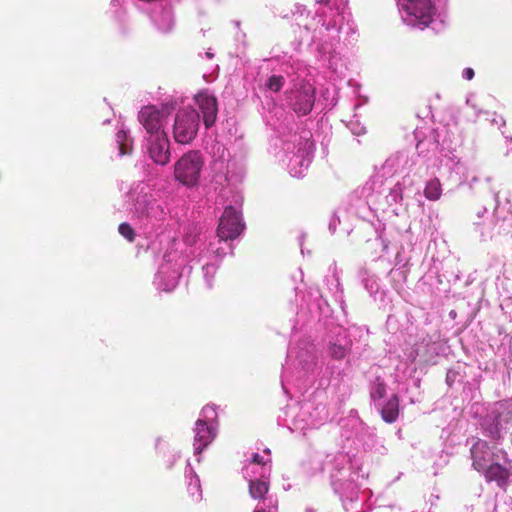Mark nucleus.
Masks as SVG:
<instances>
[{
  "label": "nucleus",
  "mask_w": 512,
  "mask_h": 512,
  "mask_svg": "<svg viewBox=\"0 0 512 512\" xmlns=\"http://www.w3.org/2000/svg\"><path fill=\"white\" fill-rule=\"evenodd\" d=\"M245 229L241 214L233 207L227 206L220 217L217 235L220 240L228 241L238 238Z\"/></svg>",
  "instance_id": "nucleus-4"
},
{
  "label": "nucleus",
  "mask_w": 512,
  "mask_h": 512,
  "mask_svg": "<svg viewBox=\"0 0 512 512\" xmlns=\"http://www.w3.org/2000/svg\"><path fill=\"white\" fill-rule=\"evenodd\" d=\"M498 452L506 455L503 450L496 449V447H491L487 441L479 438L476 439L470 448L472 467L477 472L484 470L485 467L495 462L494 460L497 458Z\"/></svg>",
  "instance_id": "nucleus-5"
},
{
  "label": "nucleus",
  "mask_w": 512,
  "mask_h": 512,
  "mask_svg": "<svg viewBox=\"0 0 512 512\" xmlns=\"http://www.w3.org/2000/svg\"><path fill=\"white\" fill-rule=\"evenodd\" d=\"M254 512H268V511H266L265 509H259V510H255Z\"/></svg>",
  "instance_id": "nucleus-22"
},
{
  "label": "nucleus",
  "mask_w": 512,
  "mask_h": 512,
  "mask_svg": "<svg viewBox=\"0 0 512 512\" xmlns=\"http://www.w3.org/2000/svg\"><path fill=\"white\" fill-rule=\"evenodd\" d=\"M382 419L386 423H394L399 416V398L394 394L380 411Z\"/></svg>",
  "instance_id": "nucleus-12"
},
{
  "label": "nucleus",
  "mask_w": 512,
  "mask_h": 512,
  "mask_svg": "<svg viewBox=\"0 0 512 512\" xmlns=\"http://www.w3.org/2000/svg\"><path fill=\"white\" fill-rule=\"evenodd\" d=\"M284 84L285 78L282 75H272L268 78L266 87L273 92H279Z\"/></svg>",
  "instance_id": "nucleus-16"
},
{
  "label": "nucleus",
  "mask_w": 512,
  "mask_h": 512,
  "mask_svg": "<svg viewBox=\"0 0 512 512\" xmlns=\"http://www.w3.org/2000/svg\"><path fill=\"white\" fill-rule=\"evenodd\" d=\"M399 3L401 8L414 18L410 20L411 24L427 26L431 22L434 10L431 0H399Z\"/></svg>",
  "instance_id": "nucleus-6"
},
{
  "label": "nucleus",
  "mask_w": 512,
  "mask_h": 512,
  "mask_svg": "<svg viewBox=\"0 0 512 512\" xmlns=\"http://www.w3.org/2000/svg\"><path fill=\"white\" fill-rule=\"evenodd\" d=\"M200 116L195 109L185 108L175 115L173 137L179 144H190L197 135Z\"/></svg>",
  "instance_id": "nucleus-2"
},
{
  "label": "nucleus",
  "mask_w": 512,
  "mask_h": 512,
  "mask_svg": "<svg viewBox=\"0 0 512 512\" xmlns=\"http://www.w3.org/2000/svg\"><path fill=\"white\" fill-rule=\"evenodd\" d=\"M196 103L203 114V122L206 128H211L217 118V100L207 93H199L196 96Z\"/></svg>",
  "instance_id": "nucleus-9"
},
{
  "label": "nucleus",
  "mask_w": 512,
  "mask_h": 512,
  "mask_svg": "<svg viewBox=\"0 0 512 512\" xmlns=\"http://www.w3.org/2000/svg\"><path fill=\"white\" fill-rule=\"evenodd\" d=\"M319 2L327 5L329 4L330 0H319Z\"/></svg>",
  "instance_id": "nucleus-21"
},
{
  "label": "nucleus",
  "mask_w": 512,
  "mask_h": 512,
  "mask_svg": "<svg viewBox=\"0 0 512 512\" xmlns=\"http://www.w3.org/2000/svg\"><path fill=\"white\" fill-rule=\"evenodd\" d=\"M118 231L129 242H133L135 240V231L130 224L126 222L121 223L118 227Z\"/></svg>",
  "instance_id": "nucleus-17"
},
{
  "label": "nucleus",
  "mask_w": 512,
  "mask_h": 512,
  "mask_svg": "<svg viewBox=\"0 0 512 512\" xmlns=\"http://www.w3.org/2000/svg\"><path fill=\"white\" fill-rule=\"evenodd\" d=\"M463 77L467 80H472L474 77V70L472 68H466L463 71Z\"/></svg>",
  "instance_id": "nucleus-19"
},
{
  "label": "nucleus",
  "mask_w": 512,
  "mask_h": 512,
  "mask_svg": "<svg viewBox=\"0 0 512 512\" xmlns=\"http://www.w3.org/2000/svg\"><path fill=\"white\" fill-rule=\"evenodd\" d=\"M150 158L159 165H166L170 161V144L167 134L147 138Z\"/></svg>",
  "instance_id": "nucleus-7"
},
{
  "label": "nucleus",
  "mask_w": 512,
  "mask_h": 512,
  "mask_svg": "<svg viewBox=\"0 0 512 512\" xmlns=\"http://www.w3.org/2000/svg\"><path fill=\"white\" fill-rule=\"evenodd\" d=\"M168 117V112L164 108H157L153 105L144 106L138 113V121L145 129L149 137L166 134L164 124Z\"/></svg>",
  "instance_id": "nucleus-3"
},
{
  "label": "nucleus",
  "mask_w": 512,
  "mask_h": 512,
  "mask_svg": "<svg viewBox=\"0 0 512 512\" xmlns=\"http://www.w3.org/2000/svg\"><path fill=\"white\" fill-rule=\"evenodd\" d=\"M351 348V342L345 340L341 342L337 340L336 342H330L328 347V353L331 358L335 360H342L346 357Z\"/></svg>",
  "instance_id": "nucleus-13"
},
{
  "label": "nucleus",
  "mask_w": 512,
  "mask_h": 512,
  "mask_svg": "<svg viewBox=\"0 0 512 512\" xmlns=\"http://www.w3.org/2000/svg\"><path fill=\"white\" fill-rule=\"evenodd\" d=\"M268 483L260 480H252L249 483V493L254 499H263L268 493Z\"/></svg>",
  "instance_id": "nucleus-15"
},
{
  "label": "nucleus",
  "mask_w": 512,
  "mask_h": 512,
  "mask_svg": "<svg viewBox=\"0 0 512 512\" xmlns=\"http://www.w3.org/2000/svg\"><path fill=\"white\" fill-rule=\"evenodd\" d=\"M314 101V87L309 83H304L301 85L300 89L295 92L292 108L299 115H307L311 112Z\"/></svg>",
  "instance_id": "nucleus-8"
},
{
  "label": "nucleus",
  "mask_w": 512,
  "mask_h": 512,
  "mask_svg": "<svg viewBox=\"0 0 512 512\" xmlns=\"http://www.w3.org/2000/svg\"><path fill=\"white\" fill-rule=\"evenodd\" d=\"M204 166V158L200 151L191 150L174 165V176L185 186L193 187L198 184Z\"/></svg>",
  "instance_id": "nucleus-1"
},
{
  "label": "nucleus",
  "mask_w": 512,
  "mask_h": 512,
  "mask_svg": "<svg viewBox=\"0 0 512 512\" xmlns=\"http://www.w3.org/2000/svg\"><path fill=\"white\" fill-rule=\"evenodd\" d=\"M215 432L212 427L203 420H198L195 425L194 451L200 454L214 439Z\"/></svg>",
  "instance_id": "nucleus-10"
},
{
  "label": "nucleus",
  "mask_w": 512,
  "mask_h": 512,
  "mask_svg": "<svg viewBox=\"0 0 512 512\" xmlns=\"http://www.w3.org/2000/svg\"><path fill=\"white\" fill-rule=\"evenodd\" d=\"M195 488H199V485L197 483L194 484Z\"/></svg>",
  "instance_id": "nucleus-23"
},
{
  "label": "nucleus",
  "mask_w": 512,
  "mask_h": 512,
  "mask_svg": "<svg viewBox=\"0 0 512 512\" xmlns=\"http://www.w3.org/2000/svg\"><path fill=\"white\" fill-rule=\"evenodd\" d=\"M442 195V185L438 178L429 180L424 188V196L430 201H437Z\"/></svg>",
  "instance_id": "nucleus-14"
},
{
  "label": "nucleus",
  "mask_w": 512,
  "mask_h": 512,
  "mask_svg": "<svg viewBox=\"0 0 512 512\" xmlns=\"http://www.w3.org/2000/svg\"><path fill=\"white\" fill-rule=\"evenodd\" d=\"M479 473L484 476L487 482H496V484L501 488L508 484L511 476L510 470L497 462L491 463Z\"/></svg>",
  "instance_id": "nucleus-11"
},
{
  "label": "nucleus",
  "mask_w": 512,
  "mask_h": 512,
  "mask_svg": "<svg viewBox=\"0 0 512 512\" xmlns=\"http://www.w3.org/2000/svg\"><path fill=\"white\" fill-rule=\"evenodd\" d=\"M386 394V385L380 378H377V383L371 392V397L373 399H382Z\"/></svg>",
  "instance_id": "nucleus-18"
},
{
  "label": "nucleus",
  "mask_w": 512,
  "mask_h": 512,
  "mask_svg": "<svg viewBox=\"0 0 512 512\" xmlns=\"http://www.w3.org/2000/svg\"><path fill=\"white\" fill-rule=\"evenodd\" d=\"M252 462L254 464H258V465H265V462L263 460V457L260 456L259 454L255 453L252 457Z\"/></svg>",
  "instance_id": "nucleus-20"
}]
</instances>
